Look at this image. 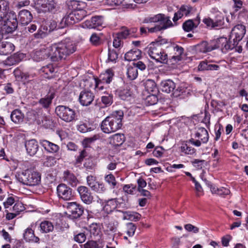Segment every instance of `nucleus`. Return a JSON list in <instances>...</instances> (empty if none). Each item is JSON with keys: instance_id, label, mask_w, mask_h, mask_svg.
Instances as JSON below:
<instances>
[{"instance_id": "f257e3e1", "label": "nucleus", "mask_w": 248, "mask_h": 248, "mask_svg": "<svg viewBox=\"0 0 248 248\" xmlns=\"http://www.w3.org/2000/svg\"><path fill=\"white\" fill-rule=\"evenodd\" d=\"M123 112L117 111L115 113L106 117L101 123V129L105 133L115 132L121 128Z\"/></svg>"}, {"instance_id": "f03ea898", "label": "nucleus", "mask_w": 248, "mask_h": 248, "mask_svg": "<svg viewBox=\"0 0 248 248\" xmlns=\"http://www.w3.org/2000/svg\"><path fill=\"white\" fill-rule=\"evenodd\" d=\"M19 182L24 185L34 186L39 184L41 181L40 174L31 169H27L20 174L17 177Z\"/></svg>"}, {"instance_id": "7ed1b4c3", "label": "nucleus", "mask_w": 248, "mask_h": 248, "mask_svg": "<svg viewBox=\"0 0 248 248\" xmlns=\"http://www.w3.org/2000/svg\"><path fill=\"white\" fill-rule=\"evenodd\" d=\"M64 214L72 218L79 217L83 213V208L76 202H63Z\"/></svg>"}, {"instance_id": "20e7f679", "label": "nucleus", "mask_w": 248, "mask_h": 248, "mask_svg": "<svg viewBox=\"0 0 248 248\" xmlns=\"http://www.w3.org/2000/svg\"><path fill=\"white\" fill-rule=\"evenodd\" d=\"M147 53L150 57L157 62L166 63L168 62V55L161 48L159 45H152L148 48Z\"/></svg>"}, {"instance_id": "39448f33", "label": "nucleus", "mask_w": 248, "mask_h": 248, "mask_svg": "<svg viewBox=\"0 0 248 248\" xmlns=\"http://www.w3.org/2000/svg\"><path fill=\"white\" fill-rule=\"evenodd\" d=\"M2 20L4 22L3 30H5L6 33H8L13 32L17 27L18 21L16 15L13 12L8 11L5 17Z\"/></svg>"}, {"instance_id": "423d86ee", "label": "nucleus", "mask_w": 248, "mask_h": 248, "mask_svg": "<svg viewBox=\"0 0 248 248\" xmlns=\"http://www.w3.org/2000/svg\"><path fill=\"white\" fill-rule=\"evenodd\" d=\"M57 6L53 0H37L35 3V9L38 13H46L54 9Z\"/></svg>"}, {"instance_id": "0eeeda50", "label": "nucleus", "mask_w": 248, "mask_h": 248, "mask_svg": "<svg viewBox=\"0 0 248 248\" xmlns=\"http://www.w3.org/2000/svg\"><path fill=\"white\" fill-rule=\"evenodd\" d=\"M246 33V27L242 24H238L235 26L232 30L230 40L237 45L238 43L242 39Z\"/></svg>"}, {"instance_id": "6e6552de", "label": "nucleus", "mask_w": 248, "mask_h": 248, "mask_svg": "<svg viewBox=\"0 0 248 248\" xmlns=\"http://www.w3.org/2000/svg\"><path fill=\"white\" fill-rule=\"evenodd\" d=\"M231 40L229 39L228 42L227 38L220 37L216 41L215 47V48H220L222 52L226 53L228 50L232 49L237 46L233 42L232 43Z\"/></svg>"}, {"instance_id": "1a4fd4ad", "label": "nucleus", "mask_w": 248, "mask_h": 248, "mask_svg": "<svg viewBox=\"0 0 248 248\" xmlns=\"http://www.w3.org/2000/svg\"><path fill=\"white\" fill-rule=\"evenodd\" d=\"M78 191L82 201L87 204L91 203L93 201V196L90 190L85 186H80L78 188Z\"/></svg>"}, {"instance_id": "9d476101", "label": "nucleus", "mask_w": 248, "mask_h": 248, "mask_svg": "<svg viewBox=\"0 0 248 248\" xmlns=\"http://www.w3.org/2000/svg\"><path fill=\"white\" fill-rule=\"evenodd\" d=\"M94 98V96L93 93L91 91L84 90L80 93L78 99L80 104L82 106H88L93 102Z\"/></svg>"}, {"instance_id": "9b49d317", "label": "nucleus", "mask_w": 248, "mask_h": 248, "mask_svg": "<svg viewBox=\"0 0 248 248\" xmlns=\"http://www.w3.org/2000/svg\"><path fill=\"white\" fill-rule=\"evenodd\" d=\"M76 49V45L70 38H66L63 41V55L68 56L74 53Z\"/></svg>"}, {"instance_id": "f8f14e48", "label": "nucleus", "mask_w": 248, "mask_h": 248, "mask_svg": "<svg viewBox=\"0 0 248 248\" xmlns=\"http://www.w3.org/2000/svg\"><path fill=\"white\" fill-rule=\"evenodd\" d=\"M19 22L22 25H27L32 19V16L27 10H21L18 15Z\"/></svg>"}, {"instance_id": "ddd939ff", "label": "nucleus", "mask_w": 248, "mask_h": 248, "mask_svg": "<svg viewBox=\"0 0 248 248\" xmlns=\"http://www.w3.org/2000/svg\"><path fill=\"white\" fill-rule=\"evenodd\" d=\"M159 16H161L159 17V20L157 22L159 23L157 25L160 31L165 30L173 26V24L170 20L169 16H166L164 14H159Z\"/></svg>"}, {"instance_id": "4468645a", "label": "nucleus", "mask_w": 248, "mask_h": 248, "mask_svg": "<svg viewBox=\"0 0 248 248\" xmlns=\"http://www.w3.org/2000/svg\"><path fill=\"white\" fill-rule=\"evenodd\" d=\"M67 8L71 12H74L77 10L83 9L85 6V3L80 0H70L66 2Z\"/></svg>"}, {"instance_id": "2eb2a0df", "label": "nucleus", "mask_w": 248, "mask_h": 248, "mask_svg": "<svg viewBox=\"0 0 248 248\" xmlns=\"http://www.w3.org/2000/svg\"><path fill=\"white\" fill-rule=\"evenodd\" d=\"M25 145L27 153L29 155L31 156H32L36 154L38 151L39 146L35 140L32 139L26 141Z\"/></svg>"}, {"instance_id": "dca6fc26", "label": "nucleus", "mask_w": 248, "mask_h": 248, "mask_svg": "<svg viewBox=\"0 0 248 248\" xmlns=\"http://www.w3.org/2000/svg\"><path fill=\"white\" fill-rule=\"evenodd\" d=\"M103 23V17L102 16H95L90 20H87L85 22V26L88 28H96L102 25Z\"/></svg>"}, {"instance_id": "f3484780", "label": "nucleus", "mask_w": 248, "mask_h": 248, "mask_svg": "<svg viewBox=\"0 0 248 248\" xmlns=\"http://www.w3.org/2000/svg\"><path fill=\"white\" fill-rule=\"evenodd\" d=\"M75 115L76 113L74 109L63 106V121L71 122L74 120Z\"/></svg>"}, {"instance_id": "a211bd4d", "label": "nucleus", "mask_w": 248, "mask_h": 248, "mask_svg": "<svg viewBox=\"0 0 248 248\" xmlns=\"http://www.w3.org/2000/svg\"><path fill=\"white\" fill-rule=\"evenodd\" d=\"M40 143L46 151L49 153L57 152L59 149V147L57 144L47 140H41Z\"/></svg>"}, {"instance_id": "6ab92c4d", "label": "nucleus", "mask_w": 248, "mask_h": 248, "mask_svg": "<svg viewBox=\"0 0 248 248\" xmlns=\"http://www.w3.org/2000/svg\"><path fill=\"white\" fill-rule=\"evenodd\" d=\"M141 53V51L138 48L131 49L125 54L124 59L127 61H136L140 58Z\"/></svg>"}, {"instance_id": "aec40b11", "label": "nucleus", "mask_w": 248, "mask_h": 248, "mask_svg": "<svg viewBox=\"0 0 248 248\" xmlns=\"http://www.w3.org/2000/svg\"><path fill=\"white\" fill-rule=\"evenodd\" d=\"M174 55L170 59L172 63H176L181 61L182 55L184 53V48L180 46L176 45L173 47Z\"/></svg>"}, {"instance_id": "412c9836", "label": "nucleus", "mask_w": 248, "mask_h": 248, "mask_svg": "<svg viewBox=\"0 0 248 248\" xmlns=\"http://www.w3.org/2000/svg\"><path fill=\"white\" fill-rule=\"evenodd\" d=\"M63 179L72 186H76L78 183V180L75 175L68 170L64 172Z\"/></svg>"}, {"instance_id": "4be33fe9", "label": "nucleus", "mask_w": 248, "mask_h": 248, "mask_svg": "<svg viewBox=\"0 0 248 248\" xmlns=\"http://www.w3.org/2000/svg\"><path fill=\"white\" fill-rule=\"evenodd\" d=\"M14 49V45L10 42L0 43V54L1 55H8L12 53Z\"/></svg>"}, {"instance_id": "5701e85b", "label": "nucleus", "mask_w": 248, "mask_h": 248, "mask_svg": "<svg viewBox=\"0 0 248 248\" xmlns=\"http://www.w3.org/2000/svg\"><path fill=\"white\" fill-rule=\"evenodd\" d=\"M51 55L50 56V59L52 61H58L61 60L62 58V53L61 52L62 47L58 46L57 45H54L51 47Z\"/></svg>"}, {"instance_id": "b1692460", "label": "nucleus", "mask_w": 248, "mask_h": 248, "mask_svg": "<svg viewBox=\"0 0 248 248\" xmlns=\"http://www.w3.org/2000/svg\"><path fill=\"white\" fill-rule=\"evenodd\" d=\"M160 86L162 92L170 93L174 91L175 84L171 80L168 79L162 81Z\"/></svg>"}, {"instance_id": "393cba45", "label": "nucleus", "mask_w": 248, "mask_h": 248, "mask_svg": "<svg viewBox=\"0 0 248 248\" xmlns=\"http://www.w3.org/2000/svg\"><path fill=\"white\" fill-rule=\"evenodd\" d=\"M125 137L124 134H116L109 139V143L113 146H119L124 141Z\"/></svg>"}, {"instance_id": "a878e982", "label": "nucleus", "mask_w": 248, "mask_h": 248, "mask_svg": "<svg viewBox=\"0 0 248 248\" xmlns=\"http://www.w3.org/2000/svg\"><path fill=\"white\" fill-rule=\"evenodd\" d=\"M11 120L15 124H20L23 121L24 115L20 109L14 110L10 115Z\"/></svg>"}, {"instance_id": "bb28decb", "label": "nucleus", "mask_w": 248, "mask_h": 248, "mask_svg": "<svg viewBox=\"0 0 248 248\" xmlns=\"http://www.w3.org/2000/svg\"><path fill=\"white\" fill-rule=\"evenodd\" d=\"M23 58V55L21 53H15L9 57L5 61V64L7 65H13L19 63Z\"/></svg>"}, {"instance_id": "cd10ccee", "label": "nucleus", "mask_w": 248, "mask_h": 248, "mask_svg": "<svg viewBox=\"0 0 248 248\" xmlns=\"http://www.w3.org/2000/svg\"><path fill=\"white\" fill-rule=\"evenodd\" d=\"M114 74L111 69L107 70L104 73H102L99 76L98 80L102 83H109L113 77Z\"/></svg>"}, {"instance_id": "c85d7f7f", "label": "nucleus", "mask_w": 248, "mask_h": 248, "mask_svg": "<svg viewBox=\"0 0 248 248\" xmlns=\"http://www.w3.org/2000/svg\"><path fill=\"white\" fill-rule=\"evenodd\" d=\"M84 230L90 232L91 238L96 239L100 237V230L96 224L93 223L91 224L89 227V230L87 228H84Z\"/></svg>"}, {"instance_id": "c756f323", "label": "nucleus", "mask_w": 248, "mask_h": 248, "mask_svg": "<svg viewBox=\"0 0 248 248\" xmlns=\"http://www.w3.org/2000/svg\"><path fill=\"white\" fill-rule=\"evenodd\" d=\"M14 74L16 77L20 78L23 81L27 82L32 81L34 77L33 75H30L28 73L21 72L19 70H15Z\"/></svg>"}, {"instance_id": "7c9ffc66", "label": "nucleus", "mask_w": 248, "mask_h": 248, "mask_svg": "<svg viewBox=\"0 0 248 248\" xmlns=\"http://www.w3.org/2000/svg\"><path fill=\"white\" fill-rule=\"evenodd\" d=\"M196 138H198L202 143H205L208 141L209 135L207 130L204 128H201L195 134Z\"/></svg>"}, {"instance_id": "2f4dec72", "label": "nucleus", "mask_w": 248, "mask_h": 248, "mask_svg": "<svg viewBox=\"0 0 248 248\" xmlns=\"http://www.w3.org/2000/svg\"><path fill=\"white\" fill-rule=\"evenodd\" d=\"M145 88L149 93H157L158 89L155 82L152 79H147L144 83Z\"/></svg>"}, {"instance_id": "473e14b6", "label": "nucleus", "mask_w": 248, "mask_h": 248, "mask_svg": "<svg viewBox=\"0 0 248 248\" xmlns=\"http://www.w3.org/2000/svg\"><path fill=\"white\" fill-rule=\"evenodd\" d=\"M54 93H51L47 94L45 97L40 99L39 101V103L44 108H47L51 104L52 100L54 98Z\"/></svg>"}, {"instance_id": "72a5a7b5", "label": "nucleus", "mask_w": 248, "mask_h": 248, "mask_svg": "<svg viewBox=\"0 0 248 248\" xmlns=\"http://www.w3.org/2000/svg\"><path fill=\"white\" fill-rule=\"evenodd\" d=\"M9 11V3L7 1H0V22L5 17L7 12Z\"/></svg>"}, {"instance_id": "f704fd0d", "label": "nucleus", "mask_w": 248, "mask_h": 248, "mask_svg": "<svg viewBox=\"0 0 248 248\" xmlns=\"http://www.w3.org/2000/svg\"><path fill=\"white\" fill-rule=\"evenodd\" d=\"M199 50L202 53L209 52L215 49V45L204 41L199 44L197 46Z\"/></svg>"}, {"instance_id": "c9c22d12", "label": "nucleus", "mask_w": 248, "mask_h": 248, "mask_svg": "<svg viewBox=\"0 0 248 248\" xmlns=\"http://www.w3.org/2000/svg\"><path fill=\"white\" fill-rule=\"evenodd\" d=\"M124 213L123 219L137 221L141 217V215L137 212H123Z\"/></svg>"}, {"instance_id": "e433bc0d", "label": "nucleus", "mask_w": 248, "mask_h": 248, "mask_svg": "<svg viewBox=\"0 0 248 248\" xmlns=\"http://www.w3.org/2000/svg\"><path fill=\"white\" fill-rule=\"evenodd\" d=\"M73 197L72 189L63 184V202H69Z\"/></svg>"}, {"instance_id": "4c0bfd02", "label": "nucleus", "mask_w": 248, "mask_h": 248, "mask_svg": "<svg viewBox=\"0 0 248 248\" xmlns=\"http://www.w3.org/2000/svg\"><path fill=\"white\" fill-rule=\"evenodd\" d=\"M40 231L43 233H47L53 231L54 227L51 222L44 221L40 224Z\"/></svg>"}, {"instance_id": "58836bf2", "label": "nucleus", "mask_w": 248, "mask_h": 248, "mask_svg": "<svg viewBox=\"0 0 248 248\" xmlns=\"http://www.w3.org/2000/svg\"><path fill=\"white\" fill-rule=\"evenodd\" d=\"M41 71L44 75H46L45 76L46 78H51L53 77V73L55 71V69L51 64H48L43 66L41 68Z\"/></svg>"}, {"instance_id": "ea45409f", "label": "nucleus", "mask_w": 248, "mask_h": 248, "mask_svg": "<svg viewBox=\"0 0 248 248\" xmlns=\"http://www.w3.org/2000/svg\"><path fill=\"white\" fill-rule=\"evenodd\" d=\"M116 204L118 208H122L123 209H127L129 207L128 202V199L126 196L122 197L121 198H116Z\"/></svg>"}, {"instance_id": "a19ab883", "label": "nucleus", "mask_w": 248, "mask_h": 248, "mask_svg": "<svg viewBox=\"0 0 248 248\" xmlns=\"http://www.w3.org/2000/svg\"><path fill=\"white\" fill-rule=\"evenodd\" d=\"M214 22L215 28H221L224 24V16L220 12L217 13L214 19Z\"/></svg>"}, {"instance_id": "79ce46f5", "label": "nucleus", "mask_w": 248, "mask_h": 248, "mask_svg": "<svg viewBox=\"0 0 248 248\" xmlns=\"http://www.w3.org/2000/svg\"><path fill=\"white\" fill-rule=\"evenodd\" d=\"M103 247L104 245L100 240H89L84 245V248H103Z\"/></svg>"}, {"instance_id": "37998d69", "label": "nucleus", "mask_w": 248, "mask_h": 248, "mask_svg": "<svg viewBox=\"0 0 248 248\" xmlns=\"http://www.w3.org/2000/svg\"><path fill=\"white\" fill-rule=\"evenodd\" d=\"M116 198L111 199L108 200L104 207L105 209L108 212H111L117 208V204H116Z\"/></svg>"}, {"instance_id": "c03bdc74", "label": "nucleus", "mask_w": 248, "mask_h": 248, "mask_svg": "<svg viewBox=\"0 0 248 248\" xmlns=\"http://www.w3.org/2000/svg\"><path fill=\"white\" fill-rule=\"evenodd\" d=\"M127 77L130 80L135 79L138 76V73L137 67L134 66H129L127 69Z\"/></svg>"}, {"instance_id": "a18cd8bd", "label": "nucleus", "mask_w": 248, "mask_h": 248, "mask_svg": "<svg viewBox=\"0 0 248 248\" xmlns=\"http://www.w3.org/2000/svg\"><path fill=\"white\" fill-rule=\"evenodd\" d=\"M85 232V230L82 232H78L77 231L75 232L74 237V240L78 243L84 242L86 239Z\"/></svg>"}, {"instance_id": "49530a36", "label": "nucleus", "mask_w": 248, "mask_h": 248, "mask_svg": "<svg viewBox=\"0 0 248 248\" xmlns=\"http://www.w3.org/2000/svg\"><path fill=\"white\" fill-rule=\"evenodd\" d=\"M119 96L121 99L128 100L132 95V92L127 88L121 90L119 91Z\"/></svg>"}, {"instance_id": "de8ad7c7", "label": "nucleus", "mask_w": 248, "mask_h": 248, "mask_svg": "<svg viewBox=\"0 0 248 248\" xmlns=\"http://www.w3.org/2000/svg\"><path fill=\"white\" fill-rule=\"evenodd\" d=\"M39 56H41L42 60L50 58L51 55V49L50 47L46 48H42L38 52Z\"/></svg>"}, {"instance_id": "09e8293b", "label": "nucleus", "mask_w": 248, "mask_h": 248, "mask_svg": "<svg viewBox=\"0 0 248 248\" xmlns=\"http://www.w3.org/2000/svg\"><path fill=\"white\" fill-rule=\"evenodd\" d=\"M38 114L35 110H32L27 113V119L30 123L37 122L38 124L40 123V120L38 119Z\"/></svg>"}, {"instance_id": "8fccbe9b", "label": "nucleus", "mask_w": 248, "mask_h": 248, "mask_svg": "<svg viewBox=\"0 0 248 248\" xmlns=\"http://www.w3.org/2000/svg\"><path fill=\"white\" fill-rule=\"evenodd\" d=\"M197 26V25L191 19L186 20L183 24V29L187 32L191 31L194 28H196Z\"/></svg>"}, {"instance_id": "3c124183", "label": "nucleus", "mask_w": 248, "mask_h": 248, "mask_svg": "<svg viewBox=\"0 0 248 248\" xmlns=\"http://www.w3.org/2000/svg\"><path fill=\"white\" fill-rule=\"evenodd\" d=\"M105 180L111 188L113 189L115 188L117 184V182L115 179V177L112 174H109L106 175L105 177Z\"/></svg>"}, {"instance_id": "603ef678", "label": "nucleus", "mask_w": 248, "mask_h": 248, "mask_svg": "<svg viewBox=\"0 0 248 248\" xmlns=\"http://www.w3.org/2000/svg\"><path fill=\"white\" fill-rule=\"evenodd\" d=\"M77 129L81 133H86L92 130V128L89 123H85L83 122H81L80 124L77 126Z\"/></svg>"}, {"instance_id": "864d4df0", "label": "nucleus", "mask_w": 248, "mask_h": 248, "mask_svg": "<svg viewBox=\"0 0 248 248\" xmlns=\"http://www.w3.org/2000/svg\"><path fill=\"white\" fill-rule=\"evenodd\" d=\"M149 93L150 94L148 95L146 98V103L149 106L155 104L158 101V98L156 95V93Z\"/></svg>"}, {"instance_id": "5fc2aeb1", "label": "nucleus", "mask_w": 248, "mask_h": 248, "mask_svg": "<svg viewBox=\"0 0 248 248\" xmlns=\"http://www.w3.org/2000/svg\"><path fill=\"white\" fill-rule=\"evenodd\" d=\"M77 22H78L82 20L86 16V12L83 9L77 10L74 12H72Z\"/></svg>"}, {"instance_id": "6e6d98bb", "label": "nucleus", "mask_w": 248, "mask_h": 248, "mask_svg": "<svg viewBox=\"0 0 248 248\" xmlns=\"http://www.w3.org/2000/svg\"><path fill=\"white\" fill-rule=\"evenodd\" d=\"M181 151L184 152L185 154L192 155L195 153L196 150L192 147L186 143L183 144L181 146Z\"/></svg>"}, {"instance_id": "4d7b16f0", "label": "nucleus", "mask_w": 248, "mask_h": 248, "mask_svg": "<svg viewBox=\"0 0 248 248\" xmlns=\"http://www.w3.org/2000/svg\"><path fill=\"white\" fill-rule=\"evenodd\" d=\"M75 19L73 13L70 12L68 15L64 17L65 26H69L76 23V20Z\"/></svg>"}, {"instance_id": "13d9d810", "label": "nucleus", "mask_w": 248, "mask_h": 248, "mask_svg": "<svg viewBox=\"0 0 248 248\" xmlns=\"http://www.w3.org/2000/svg\"><path fill=\"white\" fill-rule=\"evenodd\" d=\"M126 233L129 237L134 235L137 226L133 223H128L126 224Z\"/></svg>"}, {"instance_id": "bf43d9fd", "label": "nucleus", "mask_w": 248, "mask_h": 248, "mask_svg": "<svg viewBox=\"0 0 248 248\" xmlns=\"http://www.w3.org/2000/svg\"><path fill=\"white\" fill-rule=\"evenodd\" d=\"M102 102L106 106L111 105L113 102V96L112 94H107L101 97Z\"/></svg>"}, {"instance_id": "052dcab7", "label": "nucleus", "mask_w": 248, "mask_h": 248, "mask_svg": "<svg viewBox=\"0 0 248 248\" xmlns=\"http://www.w3.org/2000/svg\"><path fill=\"white\" fill-rule=\"evenodd\" d=\"M34 237V231L31 228H27L24 233V239L26 241H31L33 240Z\"/></svg>"}, {"instance_id": "680f3d73", "label": "nucleus", "mask_w": 248, "mask_h": 248, "mask_svg": "<svg viewBox=\"0 0 248 248\" xmlns=\"http://www.w3.org/2000/svg\"><path fill=\"white\" fill-rule=\"evenodd\" d=\"M161 16H159V14H157L153 16H148L144 18L143 20V23H156L159 20V18Z\"/></svg>"}, {"instance_id": "e2e57ef3", "label": "nucleus", "mask_w": 248, "mask_h": 248, "mask_svg": "<svg viewBox=\"0 0 248 248\" xmlns=\"http://www.w3.org/2000/svg\"><path fill=\"white\" fill-rule=\"evenodd\" d=\"M118 57V53L116 50L109 49L108 53V60L110 62H115Z\"/></svg>"}, {"instance_id": "0e129e2a", "label": "nucleus", "mask_w": 248, "mask_h": 248, "mask_svg": "<svg viewBox=\"0 0 248 248\" xmlns=\"http://www.w3.org/2000/svg\"><path fill=\"white\" fill-rule=\"evenodd\" d=\"M92 190L99 193H102L106 191V188L104 184L97 182Z\"/></svg>"}, {"instance_id": "69168bd1", "label": "nucleus", "mask_w": 248, "mask_h": 248, "mask_svg": "<svg viewBox=\"0 0 248 248\" xmlns=\"http://www.w3.org/2000/svg\"><path fill=\"white\" fill-rule=\"evenodd\" d=\"M124 0H105V4L110 6H117L122 5Z\"/></svg>"}, {"instance_id": "338daca9", "label": "nucleus", "mask_w": 248, "mask_h": 248, "mask_svg": "<svg viewBox=\"0 0 248 248\" xmlns=\"http://www.w3.org/2000/svg\"><path fill=\"white\" fill-rule=\"evenodd\" d=\"M183 16H187L192 10V7L187 5H183L180 8Z\"/></svg>"}, {"instance_id": "774afa93", "label": "nucleus", "mask_w": 248, "mask_h": 248, "mask_svg": "<svg viewBox=\"0 0 248 248\" xmlns=\"http://www.w3.org/2000/svg\"><path fill=\"white\" fill-rule=\"evenodd\" d=\"M87 182L88 185L92 189H93L95 186V185L97 183V182L96 181L95 177L92 175L88 176L87 177Z\"/></svg>"}]
</instances>
